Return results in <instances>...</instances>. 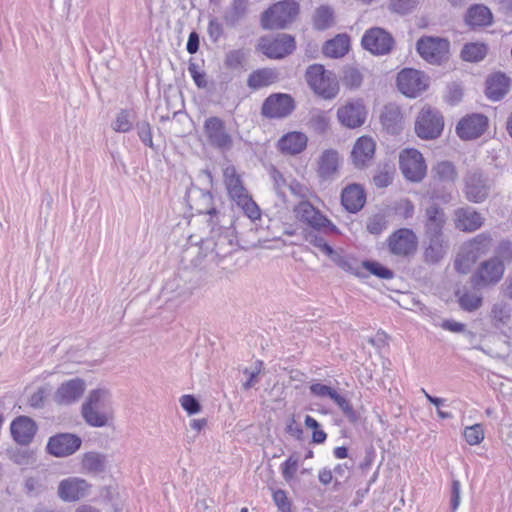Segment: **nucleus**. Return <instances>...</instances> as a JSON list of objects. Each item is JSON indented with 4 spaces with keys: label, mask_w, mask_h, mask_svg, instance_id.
Wrapping results in <instances>:
<instances>
[{
    "label": "nucleus",
    "mask_w": 512,
    "mask_h": 512,
    "mask_svg": "<svg viewBox=\"0 0 512 512\" xmlns=\"http://www.w3.org/2000/svg\"><path fill=\"white\" fill-rule=\"evenodd\" d=\"M376 144L371 137L358 138L351 152L353 165L358 169L370 166L374 159Z\"/></svg>",
    "instance_id": "23"
},
{
    "label": "nucleus",
    "mask_w": 512,
    "mask_h": 512,
    "mask_svg": "<svg viewBox=\"0 0 512 512\" xmlns=\"http://www.w3.org/2000/svg\"><path fill=\"white\" fill-rule=\"evenodd\" d=\"M361 266L381 279H391L393 277V272L378 262L367 260L363 261Z\"/></svg>",
    "instance_id": "49"
},
{
    "label": "nucleus",
    "mask_w": 512,
    "mask_h": 512,
    "mask_svg": "<svg viewBox=\"0 0 512 512\" xmlns=\"http://www.w3.org/2000/svg\"><path fill=\"white\" fill-rule=\"evenodd\" d=\"M315 232L316 231L308 232L305 235L306 241L309 242L311 245L319 248L327 256L333 254L334 249L324 240L322 236L318 235Z\"/></svg>",
    "instance_id": "54"
},
{
    "label": "nucleus",
    "mask_w": 512,
    "mask_h": 512,
    "mask_svg": "<svg viewBox=\"0 0 512 512\" xmlns=\"http://www.w3.org/2000/svg\"><path fill=\"white\" fill-rule=\"evenodd\" d=\"M258 49L268 58L281 59L295 49V40L289 34L281 33L275 37H262Z\"/></svg>",
    "instance_id": "12"
},
{
    "label": "nucleus",
    "mask_w": 512,
    "mask_h": 512,
    "mask_svg": "<svg viewBox=\"0 0 512 512\" xmlns=\"http://www.w3.org/2000/svg\"><path fill=\"white\" fill-rule=\"evenodd\" d=\"M487 54V46L483 43L465 44L461 51V57L465 61L478 62Z\"/></svg>",
    "instance_id": "43"
},
{
    "label": "nucleus",
    "mask_w": 512,
    "mask_h": 512,
    "mask_svg": "<svg viewBox=\"0 0 512 512\" xmlns=\"http://www.w3.org/2000/svg\"><path fill=\"white\" fill-rule=\"evenodd\" d=\"M85 422L92 427H104L113 419V403L109 390L97 388L89 392L81 409Z\"/></svg>",
    "instance_id": "1"
},
{
    "label": "nucleus",
    "mask_w": 512,
    "mask_h": 512,
    "mask_svg": "<svg viewBox=\"0 0 512 512\" xmlns=\"http://www.w3.org/2000/svg\"><path fill=\"white\" fill-rule=\"evenodd\" d=\"M488 119L482 114H471L463 117L456 126L457 135L463 140L480 137L486 130Z\"/></svg>",
    "instance_id": "21"
},
{
    "label": "nucleus",
    "mask_w": 512,
    "mask_h": 512,
    "mask_svg": "<svg viewBox=\"0 0 512 512\" xmlns=\"http://www.w3.org/2000/svg\"><path fill=\"white\" fill-rule=\"evenodd\" d=\"M418 4V0H390V10L405 15L412 12Z\"/></svg>",
    "instance_id": "53"
},
{
    "label": "nucleus",
    "mask_w": 512,
    "mask_h": 512,
    "mask_svg": "<svg viewBox=\"0 0 512 512\" xmlns=\"http://www.w3.org/2000/svg\"><path fill=\"white\" fill-rule=\"evenodd\" d=\"M426 247L424 258L427 263H437L445 257L448 252L449 244L444 235L425 236Z\"/></svg>",
    "instance_id": "27"
},
{
    "label": "nucleus",
    "mask_w": 512,
    "mask_h": 512,
    "mask_svg": "<svg viewBox=\"0 0 512 512\" xmlns=\"http://www.w3.org/2000/svg\"><path fill=\"white\" fill-rule=\"evenodd\" d=\"M308 86L324 99H333L339 92L336 75L321 64L310 65L305 73Z\"/></svg>",
    "instance_id": "4"
},
{
    "label": "nucleus",
    "mask_w": 512,
    "mask_h": 512,
    "mask_svg": "<svg viewBox=\"0 0 512 512\" xmlns=\"http://www.w3.org/2000/svg\"><path fill=\"white\" fill-rule=\"evenodd\" d=\"M309 125L316 133L323 134L329 128V118L324 112L314 113L309 120Z\"/></svg>",
    "instance_id": "52"
},
{
    "label": "nucleus",
    "mask_w": 512,
    "mask_h": 512,
    "mask_svg": "<svg viewBox=\"0 0 512 512\" xmlns=\"http://www.w3.org/2000/svg\"><path fill=\"white\" fill-rule=\"evenodd\" d=\"M331 400L334 401V403L341 409V411L343 412V414L350 420V421H355L356 420V414H355V411L352 407V405L350 404V402L345 398L343 397L342 395H340L337 391L334 393L333 397L331 398Z\"/></svg>",
    "instance_id": "55"
},
{
    "label": "nucleus",
    "mask_w": 512,
    "mask_h": 512,
    "mask_svg": "<svg viewBox=\"0 0 512 512\" xmlns=\"http://www.w3.org/2000/svg\"><path fill=\"white\" fill-rule=\"evenodd\" d=\"M10 459L19 466L28 467L36 462L35 453L30 449H15L10 452Z\"/></svg>",
    "instance_id": "44"
},
{
    "label": "nucleus",
    "mask_w": 512,
    "mask_h": 512,
    "mask_svg": "<svg viewBox=\"0 0 512 512\" xmlns=\"http://www.w3.org/2000/svg\"><path fill=\"white\" fill-rule=\"evenodd\" d=\"M339 154L333 149L325 150L318 160L317 173L323 180H331L338 171Z\"/></svg>",
    "instance_id": "29"
},
{
    "label": "nucleus",
    "mask_w": 512,
    "mask_h": 512,
    "mask_svg": "<svg viewBox=\"0 0 512 512\" xmlns=\"http://www.w3.org/2000/svg\"><path fill=\"white\" fill-rule=\"evenodd\" d=\"M456 227L462 231L473 232L483 225V217L470 207L456 211Z\"/></svg>",
    "instance_id": "30"
},
{
    "label": "nucleus",
    "mask_w": 512,
    "mask_h": 512,
    "mask_svg": "<svg viewBox=\"0 0 512 512\" xmlns=\"http://www.w3.org/2000/svg\"><path fill=\"white\" fill-rule=\"evenodd\" d=\"M138 136L140 140L148 147L153 148L152 132L150 124L146 121L138 122L137 125Z\"/></svg>",
    "instance_id": "58"
},
{
    "label": "nucleus",
    "mask_w": 512,
    "mask_h": 512,
    "mask_svg": "<svg viewBox=\"0 0 512 512\" xmlns=\"http://www.w3.org/2000/svg\"><path fill=\"white\" fill-rule=\"evenodd\" d=\"M388 226V220L382 213L370 216L366 221V229L369 233L379 235Z\"/></svg>",
    "instance_id": "48"
},
{
    "label": "nucleus",
    "mask_w": 512,
    "mask_h": 512,
    "mask_svg": "<svg viewBox=\"0 0 512 512\" xmlns=\"http://www.w3.org/2000/svg\"><path fill=\"white\" fill-rule=\"evenodd\" d=\"M295 217L316 232L336 234L337 226L328 219L318 208L307 200H301L293 209Z\"/></svg>",
    "instance_id": "6"
},
{
    "label": "nucleus",
    "mask_w": 512,
    "mask_h": 512,
    "mask_svg": "<svg viewBox=\"0 0 512 512\" xmlns=\"http://www.w3.org/2000/svg\"><path fill=\"white\" fill-rule=\"evenodd\" d=\"M112 128L116 132H128L132 128V122L130 120V114L127 110H121L115 121L112 123Z\"/></svg>",
    "instance_id": "56"
},
{
    "label": "nucleus",
    "mask_w": 512,
    "mask_h": 512,
    "mask_svg": "<svg viewBox=\"0 0 512 512\" xmlns=\"http://www.w3.org/2000/svg\"><path fill=\"white\" fill-rule=\"evenodd\" d=\"M188 198L192 201L198 213L211 216L217 213L212 205L213 196L209 191L194 188L188 192Z\"/></svg>",
    "instance_id": "35"
},
{
    "label": "nucleus",
    "mask_w": 512,
    "mask_h": 512,
    "mask_svg": "<svg viewBox=\"0 0 512 512\" xmlns=\"http://www.w3.org/2000/svg\"><path fill=\"white\" fill-rule=\"evenodd\" d=\"M273 500L281 512H286L291 508V503L286 495V492L282 489H278L273 492Z\"/></svg>",
    "instance_id": "62"
},
{
    "label": "nucleus",
    "mask_w": 512,
    "mask_h": 512,
    "mask_svg": "<svg viewBox=\"0 0 512 512\" xmlns=\"http://www.w3.org/2000/svg\"><path fill=\"white\" fill-rule=\"evenodd\" d=\"M492 20L490 9L482 4L471 6L465 15L466 24L472 28L489 26Z\"/></svg>",
    "instance_id": "33"
},
{
    "label": "nucleus",
    "mask_w": 512,
    "mask_h": 512,
    "mask_svg": "<svg viewBox=\"0 0 512 512\" xmlns=\"http://www.w3.org/2000/svg\"><path fill=\"white\" fill-rule=\"evenodd\" d=\"M82 445V439L71 433H59L49 438L47 452L54 457H67L77 452Z\"/></svg>",
    "instance_id": "14"
},
{
    "label": "nucleus",
    "mask_w": 512,
    "mask_h": 512,
    "mask_svg": "<svg viewBox=\"0 0 512 512\" xmlns=\"http://www.w3.org/2000/svg\"><path fill=\"white\" fill-rule=\"evenodd\" d=\"M444 128L442 115L431 107H424L419 112L415 122V132L421 139H435Z\"/></svg>",
    "instance_id": "8"
},
{
    "label": "nucleus",
    "mask_w": 512,
    "mask_h": 512,
    "mask_svg": "<svg viewBox=\"0 0 512 512\" xmlns=\"http://www.w3.org/2000/svg\"><path fill=\"white\" fill-rule=\"evenodd\" d=\"M349 46V37L346 34H339L335 38L325 42L323 54L331 58H340L348 52Z\"/></svg>",
    "instance_id": "36"
},
{
    "label": "nucleus",
    "mask_w": 512,
    "mask_h": 512,
    "mask_svg": "<svg viewBox=\"0 0 512 512\" xmlns=\"http://www.w3.org/2000/svg\"><path fill=\"white\" fill-rule=\"evenodd\" d=\"M504 263L498 257L482 262L470 281L474 289H481L497 284L503 277Z\"/></svg>",
    "instance_id": "7"
},
{
    "label": "nucleus",
    "mask_w": 512,
    "mask_h": 512,
    "mask_svg": "<svg viewBox=\"0 0 512 512\" xmlns=\"http://www.w3.org/2000/svg\"><path fill=\"white\" fill-rule=\"evenodd\" d=\"M367 117V109L362 100L347 101L337 110L339 122L347 128H358L362 126Z\"/></svg>",
    "instance_id": "16"
},
{
    "label": "nucleus",
    "mask_w": 512,
    "mask_h": 512,
    "mask_svg": "<svg viewBox=\"0 0 512 512\" xmlns=\"http://www.w3.org/2000/svg\"><path fill=\"white\" fill-rule=\"evenodd\" d=\"M11 435L13 439L20 445H28L32 442L36 431V423L27 416H19L12 421Z\"/></svg>",
    "instance_id": "24"
},
{
    "label": "nucleus",
    "mask_w": 512,
    "mask_h": 512,
    "mask_svg": "<svg viewBox=\"0 0 512 512\" xmlns=\"http://www.w3.org/2000/svg\"><path fill=\"white\" fill-rule=\"evenodd\" d=\"M91 484L80 477H69L60 481L57 494L65 502L78 501L90 493Z\"/></svg>",
    "instance_id": "19"
},
{
    "label": "nucleus",
    "mask_w": 512,
    "mask_h": 512,
    "mask_svg": "<svg viewBox=\"0 0 512 512\" xmlns=\"http://www.w3.org/2000/svg\"><path fill=\"white\" fill-rule=\"evenodd\" d=\"M398 89L408 97H416L427 87L425 77L422 72L406 68L399 72L397 76Z\"/></svg>",
    "instance_id": "20"
},
{
    "label": "nucleus",
    "mask_w": 512,
    "mask_h": 512,
    "mask_svg": "<svg viewBox=\"0 0 512 512\" xmlns=\"http://www.w3.org/2000/svg\"><path fill=\"white\" fill-rule=\"evenodd\" d=\"M298 469V458L294 456H290L283 464H282V475L286 481H290L294 478L296 471Z\"/></svg>",
    "instance_id": "60"
},
{
    "label": "nucleus",
    "mask_w": 512,
    "mask_h": 512,
    "mask_svg": "<svg viewBox=\"0 0 512 512\" xmlns=\"http://www.w3.org/2000/svg\"><path fill=\"white\" fill-rule=\"evenodd\" d=\"M339 268L356 276H361V263L356 259L342 255L333 250V254L328 256Z\"/></svg>",
    "instance_id": "42"
},
{
    "label": "nucleus",
    "mask_w": 512,
    "mask_h": 512,
    "mask_svg": "<svg viewBox=\"0 0 512 512\" xmlns=\"http://www.w3.org/2000/svg\"><path fill=\"white\" fill-rule=\"evenodd\" d=\"M511 312L512 308L505 302H497L493 304L490 312L492 325L496 329H501L502 327L508 325L511 319Z\"/></svg>",
    "instance_id": "41"
},
{
    "label": "nucleus",
    "mask_w": 512,
    "mask_h": 512,
    "mask_svg": "<svg viewBox=\"0 0 512 512\" xmlns=\"http://www.w3.org/2000/svg\"><path fill=\"white\" fill-rule=\"evenodd\" d=\"M492 238L488 233H480L473 239L465 242L454 262L455 269L466 274L471 266L484 254H486L491 246Z\"/></svg>",
    "instance_id": "5"
},
{
    "label": "nucleus",
    "mask_w": 512,
    "mask_h": 512,
    "mask_svg": "<svg viewBox=\"0 0 512 512\" xmlns=\"http://www.w3.org/2000/svg\"><path fill=\"white\" fill-rule=\"evenodd\" d=\"M310 392L312 395L319 397V398H332L334 393L336 392L335 389L332 387L321 384V383H314L310 386Z\"/></svg>",
    "instance_id": "61"
},
{
    "label": "nucleus",
    "mask_w": 512,
    "mask_h": 512,
    "mask_svg": "<svg viewBox=\"0 0 512 512\" xmlns=\"http://www.w3.org/2000/svg\"><path fill=\"white\" fill-rule=\"evenodd\" d=\"M503 263L512 261V243L510 241H502L496 251V256Z\"/></svg>",
    "instance_id": "63"
},
{
    "label": "nucleus",
    "mask_w": 512,
    "mask_h": 512,
    "mask_svg": "<svg viewBox=\"0 0 512 512\" xmlns=\"http://www.w3.org/2000/svg\"><path fill=\"white\" fill-rule=\"evenodd\" d=\"M458 303L464 311L473 312L479 309L483 303L482 295L477 291L462 289L456 292Z\"/></svg>",
    "instance_id": "39"
},
{
    "label": "nucleus",
    "mask_w": 512,
    "mask_h": 512,
    "mask_svg": "<svg viewBox=\"0 0 512 512\" xmlns=\"http://www.w3.org/2000/svg\"><path fill=\"white\" fill-rule=\"evenodd\" d=\"M295 109L294 99L284 93L271 94L262 104L261 113L267 118H285Z\"/></svg>",
    "instance_id": "13"
},
{
    "label": "nucleus",
    "mask_w": 512,
    "mask_h": 512,
    "mask_svg": "<svg viewBox=\"0 0 512 512\" xmlns=\"http://www.w3.org/2000/svg\"><path fill=\"white\" fill-rule=\"evenodd\" d=\"M333 22V11L328 6H320L314 15V25L318 30H325Z\"/></svg>",
    "instance_id": "45"
},
{
    "label": "nucleus",
    "mask_w": 512,
    "mask_h": 512,
    "mask_svg": "<svg viewBox=\"0 0 512 512\" xmlns=\"http://www.w3.org/2000/svg\"><path fill=\"white\" fill-rule=\"evenodd\" d=\"M399 168L403 176L411 182H420L426 175L424 158L416 149H405L400 153Z\"/></svg>",
    "instance_id": "11"
},
{
    "label": "nucleus",
    "mask_w": 512,
    "mask_h": 512,
    "mask_svg": "<svg viewBox=\"0 0 512 512\" xmlns=\"http://www.w3.org/2000/svg\"><path fill=\"white\" fill-rule=\"evenodd\" d=\"M48 394L49 389L47 387H39L29 398L30 406L36 409L43 408Z\"/></svg>",
    "instance_id": "57"
},
{
    "label": "nucleus",
    "mask_w": 512,
    "mask_h": 512,
    "mask_svg": "<svg viewBox=\"0 0 512 512\" xmlns=\"http://www.w3.org/2000/svg\"><path fill=\"white\" fill-rule=\"evenodd\" d=\"M86 389L84 380L80 378L63 382L53 395V400L58 405H71L78 401Z\"/></svg>",
    "instance_id": "22"
},
{
    "label": "nucleus",
    "mask_w": 512,
    "mask_h": 512,
    "mask_svg": "<svg viewBox=\"0 0 512 512\" xmlns=\"http://www.w3.org/2000/svg\"><path fill=\"white\" fill-rule=\"evenodd\" d=\"M307 136L301 132H291L278 142L279 149L286 154L296 155L301 153L307 146Z\"/></svg>",
    "instance_id": "31"
},
{
    "label": "nucleus",
    "mask_w": 512,
    "mask_h": 512,
    "mask_svg": "<svg viewBox=\"0 0 512 512\" xmlns=\"http://www.w3.org/2000/svg\"><path fill=\"white\" fill-rule=\"evenodd\" d=\"M449 48V41L440 37L424 36L416 43L417 52L431 64H441L447 59Z\"/></svg>",
    "instance_id": "9"
},
{
    "label": "nucleus",
    "mask_w": 512,
    "mask_h": 512,
    "mask_svg": "<svg viewBox=\"0 0 512 512\" xmlns=\"http://www.w3.org/2000/svg\"><path fill=\"white\" fill-rule=\"evenodd\" d=\"M106 463L107 459L104 454L90 451L83 454L81 466L86 473L100 474L105 471Z\"/></svg>",
    "instance_id": "37"
},
{
    "label": "nucleus",
    "mask_w": 512,
    "mask_h": 512,
    "mask_svg": "<svg viewBox=\"0 0 512 512\" xmlns=\"http://www.w3.org/2000/svg\"><path fill=\"white\" fill-rule=\"evenodd\" d=\"M223 177L228 194L234 202L241 199L242 196L249 194L243 185L241 176L233 165H228L224 168Z\"/></svg>",
    "instance_id": "28"
},
{
    "label": "nucleus",
    "mask_w": 512,
    "mask_h": 512,
    "mask_svg": "<svg viewBox=\"0 0 512 512\" xmlns=\"http://www.w3.org/2000/svg\"><path fill=\"white\" fill-rule=\"evenodd\" d=\"M262 366L263 362L258 360L254 363L253 368H245L243 370V373L247 376V380L242 384L244 390H249L259 382L258 376L262 370Z\"/></svg>",
    "instance_id": "51"
},
{
    "label": "nucleus",
    "mask_w": 512,
    "mask_h": 512,
    "mask_svg": "<svg viewBox=\"0 0 512 512\" xmlns=\"http://www.w3.org/2000/svg\"><path fill=\"white\" fill-rule=\"evenodd\" d=\"M465 193L468 200L482 202L489 195L490 183L480 170H470L465 178Z\"/></svg>",
    "instance_id": "18"
},
{
    "label": "nucleus",
    "mask_w": 512,
    "mask_h": 512,
    "mask_svg": "<svg viewBox=\"0 0 512 512\" xmlns=\"http://www.w3.org/2000/svg\"><path fill=\"white\" fill-rule=\"evenodd\" d=\"M277 80V73L269 68L258 69L253 71L247 80V85L253 90L267 87Z\"/></svg>",
    "instance_id": "38"
},
{
    "label": "nucleus",
    "mask_w": 512,
    "mask_h": 512,
    "mask_svg": "<svg viewBox=\"0 0 512 512\" xmlns=\"http://www.w3.org/2000/svg\"><path fill=\"white\" fill-rule=\"evenodd\" d=\"M509 90V78L502 73H496L490 76L486 82V96L498 101L502 99Z\"/></svg>",
    "instance_id": "32"
},
{
    "label": "nucleus",
    "mask_w": 512,
    "mask_h": 512,
    "mask_svg": "<svg viewBox=\"0 0 512 512\" xmlns=\"http://www.w3.org/2000/svg\"><path fill=\"white\" fill-rule=\"evenodd\" d=\"M362 46L375 55H384L391 51L394 44L392 36L382 28L374 27L365 32Z\"/></svg>",
    "instance_id": "17"
},
{
    "label": "nucleus",
    "mask_w": 512,
    "mask_h": 512,
    "mask_svg": "<svg viewBox=\"0 0 512 512\" xmlns=\"http://www.w3.org/2000/svg\"><path fill=\"white\" fill-rule=\"evenodd\" d=\"M366 202V193L363 187L353 183L347 185L341 193V203L350 213L360 211Z\"/></svg>",
    "instance_id": "25"
},
{
    "label": "nucleus",
    "mask_w": 512,
    "mask_h": 512,
    "mask_svg": "<svg viewBox=\"0 0 512 512\" xmlns=\"http://www.w3.org/2000/svg\"><path fill=\"white\" fill-rule=\"evenodd\" d=\"M247 9V0H233L224 12L223 18L225 23L230 27L236 26L245 17Z\"/></svg>",
    "instance_id": "40"
},
{
    "label": "nucleus",
    "mask_w": 512,
    "mask_h": 512,
    "mask_svg": "<svg viewBox=\"0 0 512 512\" xmlns=\"http://www.w3.org/2000/svg\"><path fill=\"white\" fill-rule=\"evenodd\" d=\"M387 245L391 254L409 256L417 248V237L411 229L400 228L388 237Z\"/></svg>",
    "instance_id": "15"
},
{
    "label": "nucleus",
    "mask_w": 512,
    "mask_h": 512,
    "mask_svg": "<svg viewBox=\"0 0 512 512\" xmlns=\"http://www.w3.org/2000/svg\"><path fill=\"white\" fill-rule=\"evenodd\" d=\"M210 39L216 43L223 35V26L217 19H211L207 28Z\"/></svg>",
    "instance_id": "64"
},
{
    "label": "nucleus",
    "mask_w": 512,
    "mask_h": 512,
    "mask_svg": "<svg viewBox=\"0 0 512 512\" xmlns=\"http://www.w3.org/2000/svg\"><path fill=\"white\" fill-rule=\"evenodd\" d=\"M463 436L469 445H477L484 439V429L481 424H474L464 429Z\"/></svg>",
    "instance_id": "50"
},
{
    "label": "nucleus",
    "mask_w": 512,
    "mask_h": 512,
    "mask_svg": "<svg viewBox=\"0 0 512 512\" xmlns=\"http://www.w3.org/2000/svg\"><path fill=\"white\" fill-rule=\"evenodd\" d=\"M444 210L436 204H431L425 209V236L444 235L443 228L446 223Z\"/></svg>",
    "instance_id": "26"
},
{
    "label": "nucleus",
    "mask_w": 512,
    "mask_h": 512,
    "mask_svg": "<svg viewBox=\"0 0 512 512\" xmlns=\"http://www.w3.org/2000/svg\"><path fill=\"white\" fill-rule=\"evenodd\" d=\"M203 130L207 142L213 148L223 152L232 149L233 138L227 131L225 122L221 118L217 116L207 118L204 122Z\"/></svg>",
    "instance_id": "10"
},
{
    "label": "nucleus",
    "mask_w": 512,
    "mask_h": 512,
    "mask_svg": "<svg viewBox=\"0 0 512 512\" xmlns=\"http://www.w3.org/2000/svg\"><path fill=\"white\" fill-rule=\"evenodd\" d=\"M341 79L344 86L349 89H356L362 84L363 76L357 68L346 67Z\"/></svg>",
    "instance_id": "46"
},
{
    "label": "nucleus",
    "mask_w": 512,
    "mask_h": 512,
    "mask_svg": "<svg viewBox=\"0 0 512 512\" xmlns=\"http://www.w3.org/2000/svg\"><path fill=\"white\" fill-rule=\"evenodd\" d=\"M182 408L190 415L200 412L201 405L193 395H183L180 398Z\"/></svg>",
    "instance_id": "59"
},
{
    "label": "nucleus",
    "mask_w": 512,
    "mask_h": 512,
    "mask_svg": "<svg viewBox=\"0 0 512 512\" xmlns=\"http://www.w3.org/2000/svg\"><path fill=\"white\" fill-rule=\"evenodd\" d=\"M381 123L390 134H398L402 128V114L395 104H388L381 113Z\"/></svg>",
    "instance_id": "34"
},
{
    "label": "nucleus",
    "mask_w": 512,
    "mask_h": 512,
    "mask_svg": "<svg viewBox=\"0 0 512 512\" xmlns=\"http://www.w3.org/2000/svg\"><path fill=\"white\" fill-rule=\"evenodd\" d=\"M235 203L237 206L242 208L245 215H247L251 220L260 218V209L249 194L242 196V198L237 200Z\"/></svg>",
    "instance_id": "47"
},
{
    "label": "nucleus",
    "mask_w": 512,
    "mask_h": 512,
    "mask_svg": "<svg viewBox=\"0 0 512 512\" xmlns=\"http://www.w3.org/2000/svg\"><path fill=\"white\" fill-rule=\"evenodd\" d=\"M299 13V4L294 0L279 1L267 10L260 17L263 29H284L291 24Z\"/></svg>",
    "instance_id": "3"
},
{
    "label": "nucleus",
    "mask_w": 512,
    "mask_h": 512,
    "mask_svg": "<svg viewBox=\"0 0 512 512\" xmlns=\"http://www.w3.org/2000/svg\"><path fill=\"white\" fill-rule=\"evenodd\" d=\"M431 173L432 183L429 190L430 198L445 203L449 202L451 199V190L458 177L454 164L450 161H440L432 167Z\"/></svg>",
    "instance_id": "2"
}]
</instances>
